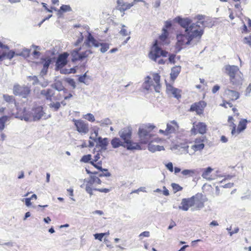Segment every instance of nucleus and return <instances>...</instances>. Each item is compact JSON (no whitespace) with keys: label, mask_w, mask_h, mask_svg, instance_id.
<instances>
[{"label":"nucleus","mask_w":251,"mask_h":251,"mask_svg":"<svg viewBox=\"0 0 251 251\" xmlns=\"http://www.w3.org/2000/svg\"><path fill=\"white\" fill-rule=\"evenodd\" d=\"M144 2L145 6H147L148 4L146 3L144 0H134L131 3H130V4H132V6L135 5L137 2Z\"/></svg>","instance_id":"nucleus-56"},{"label":"nucleus","mask_w":251,"mask_h":251,"mask_svg":"<svg viewBox=\"0 0 251 251\" xmlns=\"http://www.w3.org/2000/svg\"><path fill=\"white\" fill-rule=\"evenodd\" d=\"M150 232L148 231H144V232H142L139 235V237H148L150 236Z\"/></svg>","instance_id":"nucleus-55"},{"label":"nucleus","mask_w":251,"mask_h":251,"mask_svg":"<svg viewBox=\"0 0 251 251\" xmlns=\"http://www.w3.org/2000/svg\"><path fill=\"white\" fill-rule=\"evenodd\" d=\"M227 105L230 107H231L233 105L231 102L225 101H224L223 103L220 104L221 106L225 107V108L227 107Z\"/></svg>","instance_id":"nucleus-50"},{"label":"nucleus","mask_w":251,"mask_h":251,"mask_svg":"<svg viewBox=\"0 0 251 251\" xmlns=\"http://www.w3.org/2000/svg\"><path fill=\"white\" fill-rule=\"evenodd\" d=\"M100 158V155L99 153H97L95 156H94V158L93 160H92L91 161H95V162H97L98 161L99 159Z\"/></svg>","instance_id":"nucleus-64"},{"label":"nucleus","mask_w":251,"mask_h":251,"mask_svg":"<svg viewBox=\"0 0 251 251\" xmlns=\"http://www.w3.org/2000/svg\"><path fill=\"white\" fill-rule=\"evenodd\" d=\"M195 173L193 170H184L181 172V174L184 176H192Z\"/></svg>","instance_id":"nucleus-33"},{"label":"nucleus","mask_w":251,"mask_h":251,"mask_svg":"<svg viewBox=\"0 0 251 251\" xmlns=\"http://www.w3.org/2000/svg\"><path fill=\"white\" fill-rule=\"evenodd\" d=\"M86 76V74L79 77L78 80L80 82L84 83V81Z\"/></svg>","instance_id":"nucleus-58"},{"label":"nucleus","mask_w":251,"mask_h":251,"mask_svg":"<svg viewBox=\"0 0 251 251\" xmlns=\"http://www.w3.org/2000/svg\"><path fill=\"white\" fill-rule=\"evenodd\" d=\"M191 198L193 206H195L197 209L203 207L204 203L207 201V200L204 198L203 195L200 193H198Z\"/></svg>","instance_id":"nucleus-10"},{"label":"nucleus","mask_w":251,"mask_h":251,"mask_svg":"<svg viewBox=\"0 0 251 251\" xmlns=\"http://www.w3.org/2000/svg\"><path fill=\"white\" fill-rule=\"evenodd\" d=\"M226 73L229 75L230 83L238 87L242 84L243 78V74L240 71L239 68L235 65H227L225 66Z\"/></svg>","instance_id":"nucleus-4"},{"label":"nucleus","mask_w":251,"mask_h":251,"mask_svg":"<svg viewBox=\"0 0 251 251\" xmlns=\"http://www.w3.org/2000/svg\"><path fill=\"white\" fill-rule=\"evenodd\" d=\"M30 52V50L25 48L20 53H16V55L22 56L25 57H26L29 56Z\"/></svg>","instance_id":"nucleus-32"},{"label":"nucleus","mask_w":251,"mask_h":251,"mask_svg":"<svg viewBox=\"0 0 251 251\" xmlns=\"http://www.w3.org/2000/svg\"><path fill=\"white\" fill-rule=\"evenodd\" d=\"M153 79L155 82V84H153V89L155 92H159L160 88V75L158 74H153Z\"/></svg>","instance_id":"nucleus-19"},{"label":"nucleus","mask_w":251,"mask_h":251,"mask_svg":"<svg viewBox=\"0 0 251 251\" xmlns=\"http://www.w3.org/2000/svg\"><path fill=\"white\" fill-rule=\"evenodd\" d=\"M160 5V0H156L155 2L154 3L153 6L154 7H158Z\"/></svg>","instance_id":"nucleus-63"},{"label":"nucleus","mask_w":251,"mask_h":251,"mask_svg":"<svg viewBox=\"0 0 251 251\" xmlns=\"http://www.w3.org/2000/svg\"><path fill=\"white\" fill-rule=\"evenodd\" d=\"M198 128H196L195 126L191 129V131L192 134L196 135L198 133L201 134H204L206 131V126H197Z\"/></svg>","instance_id":"nucleus-21"},{"label":"nucleus","mask_w":251,"mask_h":251,"mask_svg":"<svg viewBox=\"0 0 251 251\" xmlns=\"http://www.w3.org/2000/svg\"><path fill=\"white\" fill-rule=\"evenodd\" d=\"M250 122V121H247L246 119H242L240 121L238 126H246Z\"/></svg>","instance_id":"nucleus-53"},{"label":"nucleus","mask_w":251,"mask_h":251,"mask_svg":"<svg viewBox=\"0 0 251 251\" xmlns=\"http://www.w3.org/2000/svg\"><path fill=\"white\" fill-rule=\"evenodd\" d=\"M51 61L50 58H47V59H44L42 61L43 67L44 68H46L48 69L49 66L50 65V64L51 63Z\"/></svg>","instance_id":"nucleus-43"},{"label":"nucleus","mask_w":251,"mask_h":251,"mask_svg":"<svg viewBox=\"0 0 251 251\" xmlns=\"http://www.w3.org/2000/svg\"><path fill=\"white\" fill-rule=\"evenodd\" d=\"M167 54L168 52L162 50L159 46L158 41H155L149 53V57L152 61L157 62L158 58L161 56L166 57Z\"/></svg>","instance_id":"nucleus-8"},{"label":"nucleus","mask_w":251,"mask_h":251,"mask_svg":"<svg viewBox=\"0 0 251 251\" xmlns=\"http://www.w3.org/2000/svg\"><path fill=\"white\" fill-rule=\"evenodd\" d=\"M121 29L119 32L120 34L123 36H129L130 31L127 30V26L123 24H121Z\"/></svg>","instance_id":"nucleus-27"},{"label":"nucleus","mask_w":251,"mask_h":251,"mask_svg":"<svg viewBox=\"0 0 251 251\" xmlns=\"http://www.w3.org/2000/svg\"><path fill=\"white\" fill-rule=\"evenodd\" d=\"M90 163L93 165L95 168L102 172L101 173L98 174L97 172H91L89 169L86 168L87 174L90 175V176L87 180L86 181L85 190L91 197L93 195V191H97L101 193H108L110 191V189L108 188L98 189L96 187L97 185L100 184L101 181L99 177L102 176H110V173L106 169H102V161H90Z\"/></svg>","instance_id":"nucleus-3"},{"label":"nucleus","mask_w":251,"mask_h":251,"mask_svg":"<svg viewBox=\"0 0 251 251\" xmlns=\"http://www.w3.org/2000/svg\"><path fill=\"white\" fill-rule=\"evenodd\" d=\"M92 158L91 154L83 155L80 159V161L84 163L90 162Z\"/></svg>","instance_id":"nucleus-38"},{"label":"nucleus","mask_w":251,"mask_h":251,"mask_svg":"<svg viewBox=\"0 0 251 251\" xmlns=\"http://www.w3.org/2000/svg\"><path fill=\"white\" fill-rule=\"evenodd\" d=\"M30 89L29 87L17 84L15 85L13 87V93L14 95L19 96L24 98L27 97L28 95L30 94Z\"/></svg>","instance_id":"nucleus-9"},{"label":"nucleus","mask_w":251,"mask_h":251,"mask_svg":"<svg viewBox=\"0 0 251 251\" xmlns=\"http://www.w3.org/2000/svg\"><path fill=\"white\" fill-rule=\"evenodd\" d=\"M224 95L232 101L236 100L240 97L238 92L230 89L228 86L225 89Z\"/></svg>","instance_id":"nucleus-13"},{"label":"nucleus","mask_w":251,"mask_h":251,"mask_svg":"<svg viewBox=\"0 0 251 251\" xmlns=\"http://www.w3.org/2000/svg\"><path fill=\"white\" fill-rule=\"evenodd\" d=\"M97 123L103 126H108L113 124L109 118H105L100 122L97 121Z\"/></svg>","instance_id":"nucleus-35"},{"label":"nucleus","mask_w":251,"mask_h":251,"mask_svg":"<svg viewBox=\"0 0 251 251\" xmlns=\"http://www.w3.org/2000/svg\"><path fill=\"white\" fill-rule=\"evenodd\" d=\"M213 169L210 167H208L205 169L202 174V177L208 180H211L213 179L211 175V172Z\"/></svg>","instance_id":"nucleus-22"},{"label":"nucleus","mask_w":251,"mask_h":251,"mask_svg":"<svg viewBox=\"0 0 251 251\" xmlns=\"http://www.w3.org/2000/svg\"><path fill=\"white\" fill-rule=\"evenodd\" d=\"M246 126H238L236 129V126H233V128L231 130V133L232 135L238 134L240 133L241 131L244 130L246 128Z\"/></svg>","instance_id":"nucleus-31"},{"label":"nucleus","mask_w":251,"mask_h":251,"mask_svg":"<svg viewBox=\"0 0 251 251\" xmlns=\"http://www.w3.org/2000/svg\"><path fill=\"white\" fill-rule=\"evenodd\" d=\"M155 126H145V128H139L138 135L139 142L135 143L131 141V129L130 126H126L123 128L120 132V137L126 144V146L128 150H141V145L148 144L152 139L153 135L151 131Z\"/></svg>","instance_id":"nucleus-2"},{"label":"nucleus","mask_w":251,"mask_h":251,"mask_svg":"<svg viewBox=\"0 0 251 251\" xmlns=\"http://www.w3.org/2000/svg\"><path fill=\"white\" fill-rule=\"evenodd\" d=\"M41 94L45 97L47 100L50 101L59 100L61 99L60 95L59 94L55 95L54 91L51 89L42 90L41 91Z\"/></svg>","instance_id":"nucleus-12"},{"label":"nucleus","mask_w":251,"mask_h":251,"mask_svg":"<svg viewBox=\"0 0 251 251\" xmlns=\"http://www.w3.org/2000/svg\"><path fill=\"white\" fill-rule=\"evenodd\" d=\"M51 87L58 91H61L64 89L62 83L59 80L56 81L54 83L51 85Z\"/></svg>","instance_id":"nucleus-28"},{"label":"nucleus","mask_w":251,"mask_h":251,"mask_svg":"<svg viewBox=\"0 0 251 251\" xmlns=\"http://www.w3.org/2000/svg\"><path fill=\"white\" fill-rule=\"evenodd\" d=\"M9 120V117L6 116H4L0 118V126H4Z\"/></svg>","instance_id":"nucleus-46"},{"label":"nucleus","mask_w":251,"mask_h":251,"mask_svg":"<svg viewBox=\"0 0 251 251\" xmlns=\"http://www.w3.org/2000/svg\"><path fill=\"white\" fill-rule=\"evenodd\" d=\"M181 71V67L179 66L172 68L170 76L171 79L174 80L177 77Z\"/></svg>","instance_id":"nucleus-20"},{"label":"nucleus","mask_w":251,"mask_h":251,"mask_svg":"<svg viewBox=\"0 0 251 251\" xmlns=\"http://www.w3.org/2000/svg\"><path fill=\"white\" fill-rule=\"evenodd\" d=\"M203 142V138H196L194 141V145L191 146V149L194 151H201L204 147V144Z\"/></svg>","instance_id":"nucleus-16"},{"label":"nucleus","mask_w":251,"mask_h":251,"mask_svg":"<svg viewBox=\"0 0 251 251\" xmlns=\"http://www.w3.org/2000/svg\"><path fill=\"white\" fill-rule=\"evenodd\" d=\"M244 43L250 46L251 44V36L245 37L244 39Z\"/></svg>","instance_id":"nucleus-52"},{"label":"nucleus","mask_w":251,"mask_h":251,"mask_svg":"<svg viewBox=\"0 0 251 251\" xmlns=\"http://www.w3.org/2000/svg\"><path fill=\"white\" fill-rule=\"evenodd\" d=\"M166 90L168 93L172 94L174 97L177 98V99L180 98V91L177 88L173 87L171 85H167Z\"/></svg>","instance_id":"nucleus-18"},{"label":"nucleus","mask_w":251,"mask_h":251,"mask_svg":"<svg viewBox=\"0 0 251 251\" xmlns=\"http://www.w3.org/2000/svg\"><path fill=\"white\" fill-rule=\"evenodd\" d=\"M83 118L91 122H94L95 121L94 116L91 113L84 115Z\"/></svg>","instance_id":"nucleus-36"},{"label":"nucleus","mask_w":251,"mask_h":251,"mask_svg":"<svg viewBox=\"0 0 251 251\" xmlns=\"http://www.w3.org/2000/svg\"><path fill=\"white\" fill-rule=\"evenodd\" d=\"M169 36V33L165 28H163L162 29V33L159 36V40L162 42L163 44H167V39Z\"/></svg>","instance_id":"nucleus-24"},{"label":"nucleus","mask_w":251,"mask_h":251,"mask_svg":"<svg viewBox=\"0 0 251 251\" xmlns=\"http://www.w3.org/2000/svg\"><path fill=\"white\" fill-rule=\"evenodd\" d=\"M71 10V7L68 5H62L60 8V10L63 12L70 11Z\"/></svg>","instance_id":"nucleus-45"},{"label":"nucleus","mask_w":251,"mask_h":251,"mask_svg":"<svg viewBox=\"0 0 251 251\" xmlns=\"http://www.w3.org/2000/svg\"><path fill=\"white\" fill-rule=\"evenodd\" d=\"M15 55H16V54L15 53L14 51L12 50H9L7 52V53L6 54V56L5 58H6L9 60H11L14 57V56Z\"/></svg>","instance_id":"nucleus-44"},{"label":"nucleus","mask_w":251,"mask_h":251,"mask_svg":"<svg viewBox=\"0 0 251 251\" xmlns=\"http://www.w3.org/2000/svg\"><path fill=\"white\" fill-rule=\"evenodd\" d=\"M84 44L88 47L94 46L98 48L100 46V43L96 40L90 32H88V36Z\"/></svg>","instance_id":"nucleus-15"},{"label":"nucleus","mask_w":251,"mask_h":251,"mask_svg":"<svg viewBox=\"0 0 251 251\" xmlns=\"http://www.w3.org/2000/svg\"><path fill=\"white\" fill-rule=\"evenodd\" d=\"M181 204V206L179 207L180 209L184 211L188 210L189 207L193 206L191 198L182 199Z\"/></svg>","instance_id":"nucleus-17"},{"label":"nucleus","mask_w":251,"mask_h":251,"mask_svg":"<svg viewBox=\"0 0 251 251\" xmlns=\"http://www.w3.org/2000/svg\"><path fill=\"white\" fill-rule=\"evenodd\" d=\"M77 128V130L81 133L85 134L88 132L89 129L88 126H76Z\"/></svg>","instance_id":"nucleus-40"},{"label":"nucleus","mask_w":251,"mask_h":251,"mask_svg":"<svg viewBox=\"0 0 251 251\" xmlns=\"http://www.w3.org/2000/svg\"><path fill=\"white\" fill-rule=\"evenodd\" d=\"M100 46H101L100 50L102 53H104L109 48V45L107 43H100Z\"/></svg>","instance_id":"nucleus-41"},{"label":"nucleus","mask_w":251,"mask_h":251,"mask_svg":"<svg viewBox=\"0 0 251 251\" xmlns=\"http://www.w3.org/2000/svg\"><path fill=\"white\" fill-rule=\"evenodd\" d=\"M111 144L114 148H117L121 146H122V143L120 140V139L118 138H113L111 142Z\"/></svg>","instance_id":"nucleus-29"},{"label":"nucleus","mask_w":251,"mask_h":251,"mask_svg":"<svg viewBox=\"0 0 251 251\" xmlns=\"http://www.w3.org/2000/svg\"><path fill=\"white\" fill-rule=\"evenodd\" d=\"M48 69L46 68L43 67L42 69L41 70L40 75L42 76L46 75L47 73Z\"/></svg>","instance_id":"nucleus-59"},{"label":"nucleus","mask_w":251,"mask_h":251,"mask_svg":"<svg viewBox=\"0 0 251 251\" xmlns=\"http://www.w3.org/2000/svg\"><path fill=\"white\" fill-rule=\"evenodd\" d=\"M176 55L174 54H171L169 55V61L171 63H175V62Z\"/></svg>","instance_id":"nucleus-49"},{"label":"nucleus","mask_w":251,"mask_h":251,"mask_svg":"<svg viewBox=\"0 0 251 251\" xmlns=\"http://www.w3.org/2000/svg\"><path fill=\"white\" fill-rule=\"evenodd\" d=\"M172 186L175 193L180 191L182 189V187L176 183H172Z\"/></svg>","instance_id":"nucleus-42"},{"label":"nucleus","mask_w":251,"mask_h":251,"mask_svg":"<svg viewBox=\"0 0 251 251\" xmlns=\"http://www.w3.org/2000/svg\"><path fill=\"white\" fill-rule=\"evenodd\" d=\"M104 236V234L103 233H96L94 234L95 238L96 239H98L100 241H101L103 236Z\"/></svg>","instance_id":"nucleus-48"},{"label":"nucleus","mask_w":251,"mask_h":251,"mask_svg":"<svg viewBox=\"0 0 251 251\" xmlns=\"http://www.w3.org/2000/svg\"><path fill=\"white\" fill-rule=\"evenodd\" d=\"M220 86L218 85H215L212 90V92L213 94L216 93L220 89Z\"/></svg>","instance_id":"nucleus-57"},{"label":"nucleus","mask_w":251,"mask_h":251,"mask_svg":"<svg viewBox=\"0 0 251 251\" xmlns=\"http://www.w3.org/2000/svg\"><path fill=\"white\" fill-rule=\"evenodd\" d=\"M1 49L0 50V61H2L4 58H5L7 52L9 50V49L8 50L4 48Z\"/></svg>","instance_id":"nucleus-37"},{"label":"nucleus","mask_w":251,"mask_h":251,"mask_svg":"<svg viewBox=\"0 0 251 251\" xmlns=\"http://www.w3.org/2000/svg\"><path fill=\"white\" fill-rule=\"evenodd\" d=\"M175 131V129L174 126H167L165 130L160 129L159 130V133L161 134H163L164 136H168L170 134L174 133Z\"/></svg>","instance_id":"nucleus-26"},{"label":"nucleus","mask_w":251,"mask_h":251,"mask_svg":"<svg viewBox=\"0 0 251 251\" xmlns=\"http://www.w3.org/2000/svg\"><path fill=\"white\" fill-rule=\"evenodd\" d=\"M30 77L33 80V85H35L38 83V79L36 76H31Z\"/></svg>","instance_id":"nucleus-62"},{"label":"nucleus","mask_w":251,"mask_h":251,"mask_svg":"<svg viewBox=\"0 0 251 251\" xmlns=\"http://www.w3.org/2000/svg\"><path fill=\"white\" fill-rule=\"evenodd\" d=\"M206 105V103L204 101H200L199 102H196L193 104L191 107L190 111H196L199 115L203 113L204 108Z\"/></svg>","instance_id":"nucleus-14"},{"label":"nucleus","mask_w":251,"mask_h":251,"mask_svg":"<svg viewBox=\"0 0 251 251\" xmlns=\"http://www.w3.org/2000/svg\"><path fill=\"white\" fill-rule=\"evenodd\" d=\"M117 3L118 9L120 11V7H123L126 2H125L123 0H117Z\"/></svg>","instance_id":"nucleus-51"},{"label":"nucleus","mask_w":251,"mask_h":251,"mask_svg":"<svg viewBox=\"0 0 251 251\" xmlns=\"http://www.w3.org/2000/svg\"><path fill=\"white\" fill-rule=\"evenodd\" d=\"M131 7H132V4L126 2L123 7H120V11L123 12L129 9Z\"/></svg>","instance_id":"nucleus-39"},{"label":"nucleus","mask_w":251,"mask_h":251,"mask_svg":"<svg viewBox=\"0 0 251 251\" xmlns=\"http://www.w3.org/2000/svg\"><path fill=\"white\" fill-rule=\"evenodd\" d=\"M163 194L166 196L169 195V190L165 186L163 187Z\"/></svg>","instance_id":"nucleus-61"},{"label":"nucleus","mask_w":251,"mask_h":251,"mask_svg":"<svg viewBox=\"0 0 251 251\" xmlns=\"http://www.w3.org/2000/svg\"><path fill=\"white\" fill-rule=\"evenodd\" d=\"M151 77L149 76L145 78V80L143 83V87L144 89L147 90H151L153 89V84L152 83L151 81H150Z\"/></svg>","instance_id":"nucleus-23"},{"label":"nucleus","mask_w":251,"mask_h":251,"mask_svg":"<svg viewBox=\"0 0 251 251\" xmlns=\"http://www.w3.org/2000/svg\"><path fill=\"white\" fill-rule=\"evenodd\" d=\"M31 200V198H29L25 199V204L27 206H29L30 205H31V202L30 201Z\"/></svg>","instance_id":"nucleus-60"},{"label":"nucleus","mask_w":251,"mask_h":251,"mask_svg":"<svg viewBox=\"0 0 251 251\" xmlns=\"http://www.w3.org/2000/svg\"><path fill=\"white\" fill-rule=\"evenodd\" d=\"M50 101L51 102L49 104L50 107L54 111H57L61 106V103L59 102H54L53 100Z\"/></svg>","instance_id":"nucleus-30"},{"label":"nucleus","mask_w":251,"mask_h":251,"mask_svg":"<svg viewBox=\"0 0 251 251\" xmlns=\"http://www.w3.org/2000/svg\"><path fill=\"white\" fill-rule=\"evenodd\" d=\"M69 55V53L67 52H63L58 56L56 62V70H60V73L62 74L75 73V71L74 69H66L63 68L67 64V58Z\"/></svg>","instance_id":"nucleus-6"},{"label":"nucleus","mask_w":251,"mask_h":251,"mask_svg":"<svg viewBox=\"0 0 251 251\" xmlns=\"http://www.w3.org/2000/svg\"><path fill=\"white\" fill-rule=\"evenodd\" d=\"M66 81L73 88H75V82L73 79L67 78Z\"/></svg>","instance_id":"nucleus-47"},{"label":"nucleus","mask_w":251,"mask_h":251,"mask_svg":"<svg viewBox=\"0 0 251 251\" xmlns=\"http://www.w3.org/2000/svg\"><path fill=\"white\" fill-rule=\"evenodd\" d=\"M197 21L192 23L189 18L176 17L175 22L183 28L184 32L176 35V46L181 50L182 46L192 44L193 40H200L203 34L205 27H211L213 24L210 19L202 15H197L195 17Z\"/></svg>","instance_id":"nucleus-1"},{"label":"nucleus","mask_w":251,"mask_h":251,"mask_svg":"<svg viewBox=\"0 0 251 251\" xmlns=\"http://www.w3.org/2000/svg\"><path fill=\"white\" fill-rule=\"evenodd\" d=\"M108 141L107 138H101L99 137L98 139L97 144L100 147L101 149L105 150L108 145Z\"/></svg>","instance_id":"nucleus-25"},{"label":"nucleus","mask_w":251,"mask_h":251,"mask_svg":"<svg viewBox=\"0 0 251 251\" xmlns=\"http://www.w3.org/2000/svg\"><path fill=\"white\" fill-rule=\"evenodd\" d=\"M162 141V139L159 138H156L152 139L148 144V150L152 152H154L157 151H164L165 150L164 147L163 146H160L156 145V144L160 143Z\"/></svg>","instance_id":"nucleus-11"},{"label":"nucleus","mask_w":251,"mask_h":251,"mask_svg":"<svg viewBox=\"0 0 251 251\" xmlns=\"http://www.w3.org/2000/svg\"><path fill=\"white\" fill-rule=\"evenodd\" d=\"M3 98L6 102L10 103H15V99L12 96H9L8 95H3Z\"/></svg>","instance_id":"nucleus-34"},{"label":"nucleus","mask_w":251,"mask_h":251,"mask_svg":"<svg viewBox=\"0 0 251 251\" xmlns=\"http://www.w3.org/2000/svg\"><path fill=\"white\" fill-rule=\"evenodd\" d=\"M33 113L32 115L29 114H24L23 116H20L22 120H24L26 122H31L39 120L40 119H46L50 115L47 116L45 113L43 111V108L42 107H38L35 109L33 110Z\"/></svg>","instance_id":"nucleus-5"},{"label":"nucleus","mask_w":251,"mask_h":251,"mask_svg":"<svg viewBox=\"0 0 251 251\" xmlns=\"http://www.w3.org/2000/svg\"><path fill=\"white\" fill-rule=\"evenodd\" d=\"M167 168L171 172H173V165L172 162H169L166 165Z\"/></svg>","instance_id":"nucleus-54"},{"label":"nucleus","mask_w":251,"mask_h":251,"mask_svg":"<svg viewBox=\"0 0 251 251\" xmlns=\"http://www.w3.org/2000/svg\"><path fill=\"white\" fill-rule=\"evenodd\" d=\"M92 53L93 52L90 49L84 50L82 47L76 48L70 52L72 61L75 62L77 60H83Z\"/></svg>","instance_id":"nucleus-7"}]
</instances>
